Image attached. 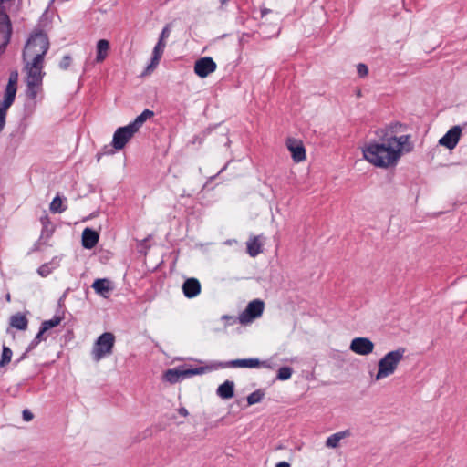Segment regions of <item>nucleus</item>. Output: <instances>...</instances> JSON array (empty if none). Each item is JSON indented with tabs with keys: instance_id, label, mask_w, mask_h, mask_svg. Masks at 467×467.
I'll return each mask as SVG.
<instances>
[{
	"instance_id": "23",
	"label": "nucleus",
	"mask_w": 467,
	"mask_h": 467,
	"mask_svg": "<svg viewBox=\"0 0 467 467\" xmlns=\"http://www.w3.org/2000/svg\"><path fill=\"white\" fill-rule=\"evenodd\" d=\"M27 325V318L21 313H16L10 317V326L18 330H26Z\"/></svg>"
},
{
	"instance_id": "17",
	"label": "nucleus",
	"mask_w": 467,
	"mask_h": 467,
	"mask_svg": "<svg viewBox=\"0 0 467 467\" xmlns=\"http://www.w3.org/2000/svg\"><path fill=\"white\" fill-rule=\"evenodd\" d=\"M350 436V431L348 430H345L342 431L336 432L326 440V447L329 449H337L339 447L340 441L343 439H346Z\"/></svg>"
},
{
	"instance_id": "40",
	"label": "nucleus",
	"mask_w": 467,
	"mask_h": 467,
	"mask_svg": "<svg viewBox=\"0 0 467 467\" xmlns=\"http://www.w3.org/2000/svg\"><path fill=\"white\" fill-rule=\"evenodd\" d=\"M220 2L223 5L227 2V0H220Z\"/></svg>"
},
{
	"instance_id": "25",
	"label": "nucleus",
	"mask_w": 467,
	"mask_h": 467,
	"mask_svg": "<svg viewBox=\"0 0 467 467\" xmlns=\"http://www.w3.org/2000/svg\"><path fill=\"white\" fill-rule=\"evenodd\" d=\"M66 210V207L63 206V202L60 197L57 196L53 199L50 203V211L52 213H62Z\"/></svg>"
},
{
	"instance_id": "31",
	"label": "nucleus",
	"mask_w": 467,
	"mask_h": 467,
	"mask_svg": "<svg viewBox=\"0 0 467 467\" xmlns=\"http://www.w3.org/2000/svg\"><path fill=\"white\" fill-rule=\"evenodd\" d=\"M170 34H171V27H170V25H167L162 29L158 42H166V39L170 36Z\"/></svg>"
},
{
	"instance_id": "37",
	"label": "nucleus",
	"mask_w": 467,
	"mask_h": 467,
	"mask_svg": "<svg viewBox=\"0 0 467 467\" xmlns=\"http://www.w3.org/2000/svg\"><path fill=\"white\" fill-rule=\"evenodd\" d=\"M178 412L180 415L183 416V417H187L188 416V410L184 408V407H181L179 410H178Z\"/></svg>"
},
{
	"instance_id": "38",
	"label": "nucleus",
	"mask_w": 467,
	"mask_h": 467,
	"mask_svg": "<svg viewBox=\"0 0 467 467\" xmlns=\"http://www.w3.org/2000/svg\"><path fill=\"white\" fill-rule=\"evenodd\" d=\"M275 467H290V464L286 462H280L276 463Z\"/></svg>"
},
{
	"instance_id": "35",
	"label": "nucleus",
	"mask_w": 467,
	"mask_h": 467,
	"mask_svg": "<svg viewBox=\"0 0 467 467\" xmlns=\"http://www.w3.org/2000/svg\"><path fill=\"white\" fill-rule=\"evenodd\" d=\"M22 416H23V420L25 421H30L32 419H33V413L28 410H23V413H22Z\"/></svg>"
},
{
	"instance_id": "29",
	"label": "nucleus",
	"mask_w": 467,
	"mask_h": 467,
	"mask_svg": "<svg viewBox=\"0 0 467 467\" xmlns=\"http://www.w3.org/2000/svg\"><path fill=\"white\" fill-rule=\"evenodd\" d=\"M292 376V368L289 367H282L279 368L277 373V379L279 380H287Z\"/></svg>"
},
{
	"instance_id": "34",
	"label": "nucleus",
	"mask_w": 467,
	"mask_h": 467,
	"mask_svg": "<svg viewBox=\"0 0 467 467\" xmlns=\"http://www.w3.org/2000/svg\"><path fill=\"white\" fill-rule=\"evenodd\" d=\"M357 72L359 77H365L368 73V67L365 64H358L357 67Z\"/></svg>"
},
{
	"instance_id": "1",
	"label": "nucleus",
	"mask_w": 467,
	"mask_h": 467,
	"mask_svg": "<svg viewBox=\"0 0 467 467\" xmlns=\"http://www.w3.org/2000/svg\"><path fill=\"white\" fill-rule=\"evenodd\" d=\"M411 149L410 136H390L365 145L362 153L364 159L375 167L389 168L398 163L403 152H409Z\"/></svg>"
},
{
	"instance_id": "32",
	"label": "nucleus",
	"mask_w": 467,
	"mask_h": 467,
	"mask_svg": "<svg viewBox=\"0 0 467 467\" xmlns=\"http://www.w3.org/2000/svg\"><path fill=\"white\" fill-rule=\"evenodd\" d=\"M161 57H158V56H154L152 55V58H151V62L150 64L147 67V72H150L152 71L159 64L160 60H161Z\"/></svg>"
},
{
	"instance_id": "15",
	"label": "nucleus",
	"mask_w": 467,
	"mask_h": 467,
	"mask_svg": "<svg viewBox=\"0 0 467 467\" xmlns=\"http://www.w3.org/2000/svg\"><path fill=\"white\" fill-rule=\"evenodd\" d=\"M269 368L266 361H260L258 358H244V359H234L229 362H226L222 367L223 368H259V367Z\"/></svg>"
},
{
	"instance_id": "12",
	"label": "nucleus",
	"mask_w": 467,
	"mask_h": 467,
	"mask_svg": "<svg viewBox=\"0 0 467 467\" xmlns=\"http://www.w3.org/2000/svg\"><path fill=\"white\" fill-rule=\"evenodd\" d=\"M216 63L210 57L198 59L194 64V72L200 78H206L216 70Z\"/></svg>"
},
{
	"instance_id": "24",
	"label": "nucleus",
	"mask_w": 467,
	"mask_h": 467,
	"mask_svg": "<svg viewBox=\"0 0 467 467\" xmlns=\"http://www.w3.org/2000/svg\"><path fill=\"white\" fill-rule=\"evenodd\" d=\"M264 396L265 393L261 389L254 391L247 397L248 405L259 403L263 400Z\"/></svg>"
},
{
	"instance_id": "33",
	"label": "nucleus",
	"mask_w": 467,
	"mask_h": 467,
	"mask_svg": "<svg viewBox=\"0 0 467 467\" xmlns=\"http://www.w3.org/2000/svg\"><path fill=\"white\" fill-rule=\"evenodd\" d=\"M70 63H71V57L67 55V56L63 57L62 60L59 63V67L61 69L66 70L69 67Z\"/></svg>"
},
{
	"instance_id": "26",
	"label": "nucleus",
	"mask_w": 467,
	"mask_h": 467,
	"mask_svg": "<svg viewBox=\"0 0 467 467\" xmlns=\"http://www.w3.org/2000/svg\"><path fill=\"white\" fill-rule=\"evenodd\" d=\"M12 355V350L8 347L4 346L0 360V368L6 366L11 361Z\"/></svg>"
},
{
	"instance_id": "5",
	"label": "nucleus",
	"mask_w": 467,
	"mask_h": 467,
	"mask_svg": "<svg viewBox=\"0 0 467 467\" xmlns=\"http://www.w3.org/2000/svg\"><path fill=\"white\" fill-rule=\"evenodd\" d=\"M405 352L404 348H399L385 354L378 361V370L373 376V380L379 381L393 375L403 359Z\"/></svg>"
},
{
	"instance_id": "7",
	"label": "nucleus",
	"mask_w": 467,
	"mask_h": 467,
	"mask_svg": "<svg viewBox=\"0 0 467 467\" xmlns=\"http://www.w3.org/2000/svg\"><path fill=\"white\" fill-rule=\"evenodd\" d=\"M115 345V336L110 332L100 335L91 349V356L94 361L99 362L102 358L111 355Z\"/></svg>"
},
{
	"instance_id": "22",
	"label": "nucleus",
	"mask_w": 467,
	"mask_h": 467,
	"mask_svg": "<svg viewBox=\"0 0 467 467\" xmlns=\"http://www.w3.org/2000/svg\"><path fill=\"white\" fill-rule=\"evenodd\" d=\"M247 253L250 256L255 257L262 252V243L259 240L258 236L251 237L247 243Z\"/></svg>"
},
{
	"instance_id": "39",
	"label": "nucleus",
	"mask_w": 467,
	"mask_h": 467,
	"mask_svg": "<svg viewBox=\"0 0 467 467\" xmlns=\"http://www.w3.org/2000/svg\"><path fill=\"white\" fill-rule=\"evenodd\" d=\"M269 12H270V11H269L268 9H263V10L261 11V13H262V16H264L265 15H266V14H267V13H269Z\"/></svg>"
},
{
	"instance_id": "14",
	"label": "nucleus",
	"mask_w": 467,
	"mask_h": 467,
	"mask_svg": "<svg viewBox=\"0 0 467 467\" xmlns=\"http://www.w3.org/2000/svg\"><path fill=\"white\" fill-rule=\"evenodd\" d=\"M286 146L294 161L301 162L306 160V150L301 140L289 138L286 140Z\"/></svg>"
},
{
	"instance_id": "36",
	"label": "nucleus",
	"mask_w": 467,
	"mask_h": 467,
	"mask_svg": "<svg viewBox=\"0 0 467 467\" xmlns=\"http://www.w3.org/2000/svg\"><path fill=\"white\" fill-rule=\"evenodd\" d=\"M38 273H39L41 275H43V276L47 275L48 274L47 266H46V265H42V266L38 269Z\"/></svg>"
},
{
	"instance_id": "13",
	"label": "nucleus",
	"mask_w": 467,
	"mask_h": 467,
	"mask_svg": "<svg viewBox=\"0 0 467 467\" xmlns=\"http://www.w3.org/2000/svg\"><path fill=\"white\" fill-rule=\"evenodd\" d=\"M462 135V129L460 126H453L451 128L443 137L439 140V144L449 149L453 150L458 144Z\"/></svg>"
},
{
	"instance_id": "18",
	"label": "nucleus",
	"mask_w": 467,
	"mask_h": 467,
	"mask_svg": "<svg viewBox=\"0 0 467 467\" xmlns=\"http://www.w3.org/2000/svg\"><path fill=\"white\" fill-rule=\"evenodd\" d=\"M99 242V234L97 232L86 228L82 233V245L87 249H92Z\"/></svg>"
},
{
	"instance_id": "21",
	"label": "nucleus",
	"mask_w": 467,
	"mask_h": 467,
	"mask_svg": "<svg viewBox=\"0 0 467 467\" xmlns=\"http://www.w3.org/2000/svg\"><path fill=\"white\" fill-rule=\"evenodd\" d=\"M92 288L96 293L104 297H108V293L112 290L110 282L108 279H97L92 284Z\"/></svg>"
},
{
	"instance_id": "20",
	"label": "nucleus",
	"mask_w": 467,
	"mask_h": 467,
	"mask_svg": "<svg viewBox=\"0 0 467 467\" xmlns=\"http://www.w3.org/2000/svg\"><path fill=\"white\" fill-rule=\"evenodd\" d=\"M109 50V42L106 39H100L97 42L96 46V62L101 63L108 57Z\"/></svg>"
},
{
	"instance_id": "3",
	"label": "nucleus",
	"mask_w": 467,
	"mask_h": 467,
	"mask_svg": "<svg viewBox=\"0 0 467 467\" xmlns=\"http://www.w3.org/2000/svg\"><path fill=\"white\" fill-rule=\"evenodd\" d=\"M153 116V111L145 109L131 123L127 126L118 128L112 139L113 148L117 150H122L144 122Z\"/></svg>"
},
{
	"instance_id": "2",
	"label": "nucleus",
	"mask_w": 467,
	"mask_h": 467,
	"mask_svg": "<svg viewBox=\"0 0 467 467\" xmlns=\"http://www.w3.org/2000/svg\"><path fill=\"white\" fill-rule=\"evenodd\" d=\"M23 70L26 74V93L29 99H35L42 91L43 78L45 76L43 71L44 61L23 60Z\"/></svg>"
},
{
	"instance_id": "30",
	"label": "nucleus",
	"mask_w": 467,
	"mask_h": 467,
	"mask_svg": "<svg viewBox=\"0 0 467 467\" xmlns=\"http://www.w3.org/2000/svg\"><path fill=\"white\" fill-rule=\"evenodd\" d=\"M165 47H166V42H158L153 48L152 55L161 57Z\"/></svg>"
},
{
	"instance_id": "9",
	"label": "nucleus",
	"mask_w": 467,
	"mask_h": 467,
	"mask_svg": "<svg viewBox=\"0 0 467 467\" xmlns=\"http://www.w3.org/2000/svg\"><path fill=\"white\" fill-rule=\"evenodd\" d=\"M265 303L261 299H254L248 303L246 308L239 315V322L246 325L263 315Z\"/></svg>"
},
{
	"instance_id": "4",
	"label": "nucleus",
	"mask_w": 467,
	"mask_h": 467,
	"mask_svg": "<svg viewBox=\"0 0 467 467\" xmlns=\"http://www.w3.org/2000/svg\"><path fill=\"white\" fill-rule=\"evenodd\" d=\"M49 49L47 36L37 32L30 36L23 50V60L44 61Z\"/></svg>"
},
{
	"instance_id": "27",
	"label": "nucleus",
	"mask_w": 467,
	"mask_h": 467,
	"mask_svg": "<svg viewBox=\"0 0 467 467\" xmlns=\"http://www.w3.org/2000/svg\"><path fill=\"white\" fill-rule=\"evenodd\" d=\"M47 331L43 329L41 327L39 332L36 336V337L29 344L26 352L36 348L41 341L46 340V337L44 336Z\"/></svg>"
},
{
	"instance_id": "19",
	"label": "nucleus",
	"mask_w": 467,
	"mask_h": 467,
	"mask_svg": "<svg viewBox=\"0 0 467 467\" xmlns=\"http://www.w3.org/2000/svg\"><path fill=\"white\" fill-rule=\"evenodd\" d=\"M216 394L223 400H229L234 396V382L226 380L221 384L217 389Z\"/></svg>"
},
{
	"instance_id": "6",
	"label": "nucleus",
	"mask_w": 467,
	"mask_h": 467,
	"mask_svg": "<svg viewBox=\"0 0 467 467\" xmlns=\"http://www.w3.org/2000/svg\"><path fill=\"white\" fill-rule=\"evenodd\" d=\"M18 73L12 72L5 91V98L0 101V132L5 125L6 111L13 104L17 90Z\"/></svg>"
},
{
	"instance_id": "28",
	"label": "nucleus",
	"mask_w": 467,
	"mask_h": 467,
	"mask_svg": "<svg viewBox=\"0 0 467 467\" xmlns=\"http://www.w3.org/2000/svg\"><path fill=\"white\" fill-rule=\"evenodd\" d=\"M61 322V318L59 317H54L52 319L46 320L42 323L41 327L44 330L47 331L52 327L58 326Z\"/></svg>"
},
{
	"instance_id": "16",
	"label": "nucleus",
	"mask_w": 467,
	"mask_h": 467,
	"mask_svg": "<svg viewBox=\"0 0 467 467\" xmlns=\"http://www.w3.org/2000/svg\"><path fill=\"white\" fill-rule=\"evenodd\" d=\"M182 291L186 297L193 298L201 293V284L196 278H188L182 285Z\"/></svg>"
},
{
	"instance_id": "11",
	"label": "nucleus",
	"mask_w": 467,
	"mask_h": 467,
	"mask_svg": "<svg viewBox=\"0 0 467 467\" xmlns=\"http://www.w3.org/2000/svg\"><path fill=\"white\" fill-rule=\"evenodd\" d=\"M11 23L8 16L0 11V54L8 44L11 36Z\"/></svg>"
},
{
	"instance_id": "10",
	"label": "nucleus",
	"mask_w": 467,
	"mask_h": 467,
	"mask_svg": "<svg viewBox=\"0 0 467 467\" xmlns=\"http://www.w3.org/2000/svg\"><path fill=\"white\" fill-rule=\"evenodd\" d=\"M374 343L368 337H358L351 340L349 349L359 356H368L373 353Z\"/></svg>"
},
{
	"instance_id": "8",
	"label": "nucleus",
	"mask_w": 467,
	"mask_h": 467,
	"mask_svg": "<svg viewBox=\"0 0 467 467\" xmlns=\"http://www.w3.org/2000/svg\"><path fill=\"white\" fill-rule=\"evenodd\" d=\"M212 367H199L195 368L182 369V368H173L168 369L165 372L164 378L167 381L171 383H176L181 379L194 376V375H202L208 370H211Z\"/></svg>"
}]
</instances>
